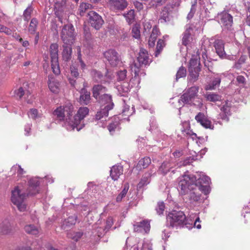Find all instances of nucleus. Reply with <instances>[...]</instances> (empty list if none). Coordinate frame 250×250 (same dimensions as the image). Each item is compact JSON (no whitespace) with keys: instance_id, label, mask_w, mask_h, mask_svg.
<instances>
[{"instance_id":"39448f33","label":"nucleus","mask_w":250,"mask_h":250,"mask_svg":"<svg viewBox=\"0 0 250 250\" xmlns=\"http://www.w3.org/2000/svg\"><path fill=\"white\" fill-rule=\"evenodd\" d=\"M74 28L72 24L64 25L62 30L61 37L63 44L72 45L75 40Z\"/></svg>"},{"instance_id":"4d7b16f0","label":"nucleus","mask_w":250,"mask_h":250,"mask_svg":"<svg viewBox=\"0 0 250 250\" xmlns=\"http://www.w3.org/2000/svg\"><path fill=\"white\" fill-rule=\"evenodd\" d=\"M33 11V8L31 6H28L24 11L23 18L25 21H28L30 17L31 14Z\"/></svg>"},{"instance_id":"2f4dec72","label":"nucleus","mask_w":250,"mask_h":250,"mask_svg":"<svg viewBox=\"0 0 250 250\" xmlns=\"http://www.w3.org/2000/svg\"><path fill=\"white\" fill-rule=\"evenodd\" d=\"M90 100V92L87 91L84 88L81 91L80 102L84 104H87Z\"/></svg>"},{"instance_id":"c756f323","label":"nucleus","mask_w":250,"mask_h":250,"mask_svg":"<svg viewBox=\"0 0 250 250\" xmlns=\"http://www.w3.org/2000/svg\"><path fill=\"white\" fill-rule=\"evenodd\" d=\"M142 64H138L137 62H134L130 65V68L132 72H134L135 76L134 78L130 79V81L132 83V81H136L138 83H139V78L137 77L139 76L140 72V67Z\"/></svg>"},{"instance_id":"338daca9","label":"nucleus","mask_w":250,"mask_h":250,"mask_svg":"<svg viewBox=\"0 0 250 250\" xmlns=\"http://www.w3.org/2000/svg\"><path fill=\"white\" fill-rule=\"evenodd\" d=\"M0 32H4L7 35H10L12 33V30L7 27L0 24Z\"/></svg>"},{"instance_id":"79ce46f5","label":"nucleus","mask_w":250,"mask_h":250,"mask_svg":"<svg viewBox=\"0 0 250 250\" xmlns=\"http://www.w3.org/2000/svg\"><path fill=\"white\" fill-rule=\"evenodd\" d=\"M92 7V5L88 3L83 2L81 3L79 7V13L81 16L83 15V14L85 13V12L88 10L91 9Z\"/></svg>"},{"instance_id":"ea45409f","label":"nucleus","mask_w":250,"mask_h":250,"mask_svg":"<svg viewBox=\"0 0 250 250\" xmlns=\"http://www.w3.org/2000/svg\"><path fill=\"white\" fill-rule=\"evenodd\" d=\"M83 233L82 232H73L70 231L67 234L68 238H71L74 241H78L83 236Z\"/></svg>"},{"instance_id":"aec40b11","label":"nucleus","mask_w":250,"mask_h":250,"mask_svg":"<svg viewBox=\"0 0 250 250\" xmlns=\"http://www.w3.org/2000/svg\"><path fill=\"white\" fill-rule=\"evenodd\" d=\"M134 229L135 231L147 233L150 229L149 223L147 221L137 223L134 225Z\"/></svg>"},{"instance_id":"c85d7f7f","label":"nucleus","mask_w":250,"mask_h":250,"mask_svg":"<svg viewBox=\"0 0 250 250\" xmlns=\"http://www.w3.org/2000/svg\"><path fill=\"white\" fill-rule=\"evenodd\" d=\"M155 172V171L151 170L150 172L145 173V175L143 176L139 183L138 184V188H141L144 186L147 185L150 181L149 177H150L151 175L154 174Z\"/></svg>"},{"instance_id":"473e14b6","label":"nucleus","mask_w":250,"mask_h":250,"mask_svg":"<svg viewBox=\"0 0 250 250\" xmlns=\"http://www.w3.org/2000/svg\"><path fill=\"white\" fill-rule=\"evenodd\" d=\"M77 220V217L75 215L69 216L67 219H65L62 223V228L65 229L67 227L75 225Z\"/></svg>"},{"instance_id":"0eeeda50","label":"nucleus","mask_w":250,"mask_h":250,"mask_svg":"<svg viewBox=\"0 0 250 250\" xmlns=\"http://www.w3.org/2000/svg\"><path fill=\"white\" fill-rule=\"evenodd\" d=\"M167 222L172 227H177L182 225L186 220V216L182 211L173 210L167 216Z\"/></svg>"},{"instance_id":"0e129e2a","label":"nucleus","mask_w":250,"mask_h":250,"mask_svg":"<svg viewBox=\"0 0 250 250\" xmlns=\"http://www.w3.org/2000/svg\"><path fill=\"white\" fill-rule=\"evenodd\" d=\"M112 74L107 71L106 74L104 76V83H110L113 79Z\"/></svg>"},{"instance_id":"e433bc0d","label":"nucleus","mask_w":250,"mask_h":250,"mask_svg":"<svg viewBox=\"0 0 250 250\" xmlns=\"http://www.w3.org/2000/svg\"><path fill=\"white\" fill-rule=\"evenodd\" d=\"M151 163V159L150 158L146 157L141 159L138 162L137 167L138 168H145L147 167Z\"/></svg>"},{"instance_id":"37998d69","label":"nucleus","mask_w":250,"mask_h":250,"mask_svg":"<svg viewBox=\"0 0 250 250\" xmlns=\"http://www.w3.org/2000/svg\"><path fill=\"white\" fill-rule=\"evenodd\" d=\"M165 44L164 41L162 39H159L157 42L156 51L154 53L155 57H158L161 53L163 47L165 46Z\"/></svg>"},{"instance_id":"774afa93","label":"nucleus","mask_w":250,"mask_h":250,"mask_svg":"<svg viewBox=\"0 0 250 250\" xmlns=\"http://www.w3.org/2000/svg\"><path fill=\"white\" fill-rule=\"evenodd\" d=\"M70 72L72 76L75 78H77L79 75V73L77 69L73 65L70 67Z\"/></svg>"},{"instance_id":"5fc2aeb1","label":"nucleus","mask_w":250,"mask_h":250,"mask_svg":"<svg viewBox=\"0 0 250 250\" xmlns=\"http://www.w3.org/2000/svg\"><path fill=\"white\" fill-rule=\"evenodd\" d=\"M28 115L29 118L34 120L40 117V115L38 113L37 109L35 108L31 109L28 113Z\"/></svg>"},{"instance_id":"72a5a7b5","label":"nucleus","mask_w":250,"mask_h":250,"mask_svg":"<svg viewBox=\"0 0 250 250\" xmlns=\"http://www.w3.org/2000/svg\"><path fill=\"white\" fill-rule=\"evenodd\" d=\"M174 164L169 162H164L159 167V171L162 174L167 173L173 167Z\"/></svg>"},{"instance_id":"864d4df0","label":"nucleus","mask_w":250,"mask_h":250,"mask_svg":"<svg viewBox=\"0 0 250 250\" xmlns=\"http://www.w3.org/2000/svg\"><path fill=\"white\" fill-rule=\"evenodd\" d=\"M94 228L95 229V234L97 235L98 237H101L102 235H103L105 233L107 232V231L106 230V229H105L104 227L98 226V224L96 225Z\"/></svg>"},{"instance_id":"a878e982","label":"nucleus","mask_w":250,"mask_h":250,"mask_svg":"<svg viewBox=\"0 0 250 250\" xmlns=\"http://www.w3.org/2000/svg\"><path fill=\"white\" fill-rule=\"evenodd\" d=\"M48 87L50 91L54 93H58L60 91L59 83L52 77H49Z\"/></svg>"},{"instance_id":"20e7f679","label":"nucleus","mask_w":250,"mask_h":250,"mask_svg":"<svg viewBox=\"0 0 250 250\" xmlns=\"http://www.w3.org/2000/svg\"><path fill=\"white\" fill-rule=\"evenodd\" d=\"M193 175L196 177V181L194 182L196 187L198 188L205 195L209 194L210 191L209 186L210 183L209 177L202 172L197 173L196 175Z\"/></svg>"},{"instance_id":"4468645a","label":"nucleus","mask_w":250,"mask_h":250,"mask_svg":"<svg viewBox=\"0 0 250 250\" xmlns=\"http://www.w3.org/2000/svg\"><path fill=\"white\" fill-rule=\"evenodd\" d=\"M214 46L215 47L216 53L221 58H226L229 60H233V57H227L226 54L224 50V43L222 40H216L214 42Z\"/></svg>"},{"instance_id":"5701e85b","label":"nucleus","mask_w":250,"mask_h":250,"mask_svg":"<svg viewBox=\"0 0 250 250\" xmlns=\"http://www.w3.org/2000/svg\"><path fill=\"white\" fill-rule=\"evenodd\" d=\"M137 61L139 64L142 65H147L150 62V59L148 56L147 52L144 49L140 51L139 56L137 58Z\"/></svg>"},{"instance_id":"412c9836","label":"nucleus","mask_w":250,"mask_h":250,"mask_svg":"<svg viewBox=\"0 0 250 250\" xmlns=\"http://www.w3.org/2000/svg\"><path fill=\"white\" fill-rule=\"evenodd\" d=\"M192 28L190 25H187L186 30L183 33L182 40V44L185 46L188 45L192 41V38L191 35V31Z\"/></svg>"},{"instance_id":"052dcab7","label":"nucleus","mask_w":250,"mask_h":250,"mask_svg":"<svg viewBox=\"0 0 250 250\" xmlns=\"http://www.w3.org/2000/svg\"><path fill=\"white\" fill-rule=\"evenodd\" d=\"M193 160V159L192 158H191V157H187L183 161L180 162L178 164V165H179V167H181L182 166H185L192 163Z\"/></svg>"},{"instance_id":"e2e57ef3","label":"nucleus","mask_w":250,"mask_h":250,"mask_svg":"<svg viewBox=\"0 0 250 250\" xmlns=\"http://www.w3.org/2000/svg\"><path fill=\"white\" fill-rule=\"evenodd\" d=\"M165 209V204L164 202H159L158 207L156 208V211L158 214L161 215L163 214Z\"/></svg>"},{"instance_id":"f704fd0d","label":"nucleus","mask_w":250,"mask_h":250,"mask_svg":"<svg viewBox=\"0 0 250 250\" xmlns=\"http://www.w3.org/2000/svg\"><path fill=\"white\" fill-rule=\"evenodd\" d=\"M119 125V118L115 116L113 121L108 126V129L111 134H113L115 131L118 128Z\"/></svg>"},{"instance_id":"6ab92c4d","label":"nucleus","mask_w":250,"mask_h":250,"mask_svg":"<svg viewBox=\"0 0 250 250\" xmlns=\"http://www.w3.org/2000/svg\"><path fill=\"white\" fill-rule=\"evenodd\" d=\"M222 104V106L220 108L221 112L218 115V119H221L222 120L227 122L229 120L228 116L230 115V106L229 105L228 101L225 102Z\"/></svg>"},{"instance_id":"f8f14e48","label":"nucleus","mask_w":250,"mask_h":250,"mask_svg":"<svg viewBox=\"0 0 250 250\" xmlns=\"http://www.w3.org/2000/svg\"><path fill=\"white\" fill-rule=\"evenodd\" d=\"M218 21L224 29H229L233 23L232 16L226 12L221 13L218 16Z\"/></svg>"},{"instance_id":"bb28decb","label":"nucleus","mask_w":250,"mask_h":250,"mask_svg":"<svg viewBox=\"0 0 250 250\" xmlns=\"http://www.w3.org/2000/svg\"><path fill=\"white\" fill-rule=\"evenodd\" d=\"M71 46L64 44L62 46L63 49L62 52V57L63 60L65 62H68L71 59L72 52Z\"/></svg>"},{"instance_id":"2eb2a0df","label":"nucleus","mask_w":250,"mask_h":250,"mask_svg":"<svg viewBox=\"0 0 250 250\" xmlns=\"http://www.w3.org/2000/svg\"><path fill=\"white\" fill-rule=\"evenodd\" d=\"M134 81L131 82L130 80L129 82L125 81L120 84H116V88L119 92V94L121 96H125L129 91H130L131 88L133 87L134 84Z\"/></svg>"},{"instance_id":"bf43d9fd","label":"nucleus","mask_w":250,"mask_h":250,"mask_svg":"<svg viewBox=\"0 0 250 250\" xmlns=\"http://www.w3.org/2000/svg\"><path fill=\"white\" fill-rule=\"evenodd\" d=\"M12 171H17V174L18 176H21L23 174L25 173V171L23 168L19 165H15L12 167Z\"/></svg>"},{"instance_id":"9b49d317","label":"nucleus","mask_w":250,"mask_h":250,"mask_svg":"<svg viewBox=\"0 0 250 250\" xmlns=\"http://www.w3.org/2000/svg\"><path fill=\"white\" fill-rule=\"evenodd\" d=\"M97 100L102 104V107H104V110L103 111L104 115H107V111L113 109L114 107L111 96L107 94H103Z\"/></svg>"},{"instance_id":"de8ad7c7","label":"nucleus","mask_w":250,"mask_h":250,"mask_svg":"<svg viewBox=\"0 0 250 250\" xmlns=\"http://www.w3.org/2000/svg\"><path fill=\"white\" fill-rule=\"evenodd\" d=\"M124 15L128 23L130 24L133 22L135 19L134 11L133 10H129L127 13L125 14Z\"/></svg>"},{"instance_id":"7ed1b4c3","label":"nucleus","mask_w":250,"mask_h":250,"mask_svg":"<svg viewBox=\"0 0 250 250\" xmlns=\"http://www.w3.org/2000/svg\"><path fill=\"white\" fill-rule=\"evenodd\" d=\"M28 184H29V182ZM28 193H25L19 187H16L12 191L11 201L14 205L17 206L20 211H24L26 210V206L24 203V201L27 195H32L30 193L32 189H30L29 187H28Z\"/></svg>"},{"instance_id":"69168bd1","label":"nucleus","mask_w":250,"mask_h":250,"mask_svg":"<svg viewBox=\"0 0 250 250\" xmlns=\"http://www.w3.org/2000/svg\"><path fill=\"white\" fill-rule=\"evenodd\" d=\"M113 224V220L111 217H109L106 222V225L104 228L107 231L109 229L112 227Z\"/></svg>"},{"instance_id":"f03ea898","label":"nucleus","mask_w":250,"mask_h":250,"mask_svg":"<svg viewBox=\"0 0 250 250\" xmlns=\"http://www.w3.org/2000/svg\"><path fill=\"white\" fill-rule=\"evenodd\" d=\"M196 177L192 174L184 175L180 178L178 188L180 194L186 196L185 199L193 205L201 203L202 200L200 190L194 185Z\"/></svg>"},{"instance_id":"cd10ccee","label":"nucleus","mask_w":250,"mask_h":250,"mask_svg":"<svg viewBox=\"0 0 250 250\" xmlns=\"http://www.w3.org/2000/svg\"><path fill=\"white\" fill-rule=\"evenodd\" d=\"M200 70V68H196L195 69H191V68H190L189 70H188V83H192L198 80Z\"/></svg>"},{"instance_id":"a211bd4d","label":"nucleus","mask_w":250,"mask_h":250,"mask_svg":"<svg viewBox=\"0 0 250 250\" xmlns=\"http://www.w3.org/2000/svg\"><path fill=\"white\" fill-rule=\"evenodd\" d=\"M109 4L113 10H123L127 6L126 0H110Z\"/></svg>"},{"instance_id":"7c9ffc66","label":"nucleus","mask_w":250,"mask_h":250,"mask_svg":"<svg viewBox=\"0 0 250 250\" xmlns=\"http://www.w3.org/2000/svg\"><path fill=\"white\" fill-rule=\"evenodd\" d=\"M190 68H191V69L200 68L199 57L198 55H193L191 58L189 62L188 70H189Z\"/></svg>"},{"instance_id":"b1692460","label":"nucleus","mask_w":250,"mask_h":250,"mask_svg":"<svg viewBox=\"0 0 250 250\" xmlns=\"http://www.w3.org/2000/svg\"><path fill=\"white\" fill-rule=\"evenodd\" d=\"M123 173V167L121 166H114L110 170V176L113 180L115 181L118 179Z\"/></svg>"},{"instance_id":"4c0bfd02","label":"nucleus","mask_w":250,"mask_h":250,"mask_svg":"<svg viewBox=\"0 0 250 250\" xmlns=\"http://www.w3.org/2000/svg\"><path fill=\"white\" fill-rule=\"evenodd\" d=\"M207 100L210 102H215L221 100V96L217 94L209 92L206 94Z\"/></svg>"},{"instance_id":"f3484780","label":"nucleus","mask_w":250,"mask_h":250,"mask_svg":"<svg viewBox=\"0 0 250 250\" xmlns=\"http://www.w3.org/2000/svg\"><path fill=\"white\" fill-rule=\"evenodd\" d=\"M195 120L197 122L200 123L202 126L206 128H209L212 129L213 128V125L211 124V122L207 119L205 115L201 112H199L196 116Z\"/></svg>"},{"instance_id":"c9c22d12","label":"nucleus","mask_w":250,"mask_h":250,"mask_svg":"<svg viewBox=\"0 0 250 250\" xmlns=\"http://www.w3.org/2000/svg\"><path fill=\"white\" fill-rule=\"evenodd\" d=\"M134 112V107L133 106L130 108V105H128L127 104L124 102V104L123 105V108L122 112V115L129 117L132 115Z\"/></svg>"},{"instance_id":"9d476101","label":"nucleus","mask_w":250,"mask_h":250,"mask_svg":"<svg viewBox=\"0 0 250 250\" xmlns=\"http://www.w3.org/2000/svg\"><path fill=\"white\" fill-rule=\"evenodd\" d=\"M106 63L111 67L117 66L121 63V58L118 53L114 49H109L104 53Z\"/></svg>"},{"instance_id":"393cba45","label":"nucleus","mask_w":250,"mask_h":250,"mask_svg":"<svg viewBox=\"0 0 250 250\" xmlns=\"http://www.w3.org/2000/svg\"><path fill=\"white\" fill-rule=\"evenodd\" d=\"M106 88L101 84L95 85L93 87V96L97 100L100 99L101 95L105 94Z\"/></svg>"},{"instance_id":"c03bdc74","label":"nucleus","mask_w":250,"mask_h":250,"mask_svg":"<svg viewBox=\"0 0 250 250\" xmlns=\"http://www.w3.org/2000/svg\"><path fill=\"white\" fill-rule=\"evenodd\" d=\"M129 185L128 184H125L124 188L120 193L118 195L116 198V201L120 202L122 200V199L125 197L128 190Z\"/></svg>"},{"instance_id":"1a4fd4ad","label":"nucleus","mask_w":250,"mask_h":250,"mask_svg":"<svg viewBox=\"0 0 250 250\" xmlns=\"http://www.w3.org/2000/svg\"><path fill=\"white\" fill-rule=\"evenodd\" d=\"M59 46L57 43H52L49 48V53L51 57V67L53 73L58 75L60 73L59 64L58 62V49Z\"/></svg>"},{"instance_id":"6e6552de","label":"nucleus","mask_w":250,"mask_h":250,"mask_svg":"<svg viewBox=\"0 0 250 250\" xmlns=\"http://www.w3.org/2000/svg\"><path fill=\"white\" fill-rule=\"evenodd\" d=\"M54 182V179L50 176H47L43 178H39V177L32 178L29 180V188L32 189L30 191L31 194H36L39 192V186L40 184L45 185L47 183H52Z\"/></svg>"},{"instance_id":"6e6d98bb","label":"nucleus","mask_w":250,"mask_h":250,"mask_svg":"<svg viewBox=\"0 0 250 250\" xmlns=\"http://www.w3.org/2000/svg\"><path fill=\"white\" fill-rule=\"evenodd\" d=\"M132 36L135 39H139L140 37V26L138 25H135L132 29Z\"/></svg>"},{"instance_id":"4be33fe9","label":"nucleus","mask_w":250,"mask_h":250,"mask_svg":"<svg viewBox=\"0 0 250 250\" xmlns=\"http://www.w3.org/2000/svg\"><path fill=\"white\" fill-rule=\"evenodd\" d=\"M160 35V32L156 25H154L148 41V45L150 47H153L155 44L157 38Z\"/></svg>"},{"instance_id":"8fccbe9b","label":"nucleus","mask_w":250,"mask_h":250,"mask_svg":"<svg viewBox=\"0 0 250 250\" xmlns=\"http://www.w3.org/2000/svg\"><path fill=\"white\" fill-rule=\"evenodd\" d=\"M127 71L125 69L120 70L117 72V79L118 82L124 81L126 78Z\"/></svg>"},{"instance_id":"f257e3e1","label":"nucleus","mask_w":250,"mask_h":250,"mask_svg":"<svg viewBox=\"0 0 250 250\" xmlns=\"http://www.w3.org/2000/svg\"><path fill=\"white\" fill-rule=\"evenodd\" d=\"M88 113L89 109L87 107H80L75 113L74 107L69 102L58 107L53 112L56 119L63 122V126L69 131L75 128L77 131L82 129L84 126L83 120Z\"/></svg>"},{"instance_id":"09e8293b","label":"nucleus","mask_w":250,"mask_h":250,"mask_svg":"<svg viewBox=\"0 0 250 250\" xmlns=\"http://www.w3.org/2000/svg\"><path fill=\"white\" fill-rule=\"evenodd\" d=\"M221 82V77L218 75L216 77L212 83V85H208L207 86L206 89L208 90H211L214 89L217 86L220 84Z\"/></svg>"},{"instance_id":"423d86ee","label":"nucleus","mask_w":250,"mask_h":250,"mask_svg":"<svg viewBox=\"0 0 250 250\" xmlns=\"http://www.w3.org/2000/svg\"><path fill=\"white\" fill-rule=\"evenodd\" d=\"M198 92V87L192 86L189 88L177 101V104L178 105H175V107L180 109L184 104H190L192 99H193L197 94Z\"/></svg>"},{"instance_id":"a18cd8bd","label":"nucleus","mask_w":250,"mask_h":250,"mask_svg":"<svg viewBox=\"0 0 250 250\" xmlns=\"http://www.w3.org/2000/svg\"><path fill=\"white\" fill-rule=\"evenodd\" d=\"M38 24V21L36 19L33 18L31 20L28 28V31L30 34H34L35 33Z\"/></svg>"},{"instance_id":"49530a36","label":"nucleus","mask_w":250,"mask_h":250,"mask_svg":"<svg viewBox=\"0 0 250 250\" xmlns=\"http://www.w3.org/2000/svg\"><path fill=\"white\" fill-rule=\"evenodd\" d=\"M104 110V107H102L101 110L97 112L96 115V119L97 120L100 121L101 122L106 120V119L108 116V111H107V115L104 116L103 112Z\"/></svg>"},{"instance_id":"ddd939ff","label":"nucleus","mask_w":250,"mask_h":250,"mask_svg":"<svg viewBox=\"0 0 250 250\" xmlns=\"http://www.w3.org/2000/svg\"><path fill=\"white\" fill-rule=\"evenodd\" d=\"M88 16L91 25L96 30L99 29L104 23V21L101 16L93 11L89 12Z\"/></svg>"},{"instance_id":"603ef678","label":"nucleus","mask_w":250,"mask_h":250,"mask_svg":"<svg viewBox=\"0 0 250 250\" xmlns=\"http://www.w3.org/2000/svg\"><path fill=\"white\" fill-rule=\"evenodd\" d=\"M183 125L186 127V128L182 129V132L184 135H187L189 136H195L196 134L193 133L190 129L189 124L188 123H184Z\"/></svg>"},{"instance_id":"a19ab883","label":"nucleus","mask_w":250,"mask_h":250,"mask_svg":"<svg viewBox=\"0 0 250 250\" xmlns=\"http://www.w3.org/2000/svg\"><path fill=\"white\" fill-rule=\"evenodd\" d=\"M91 75L95 81L98 82H104V76L101 72L94 70L92 71Z\"/></svg>"},{"instance_id":"dca6fc26","label":"nucleus","mask_w":250,"mask_h":250,"mask_svg":"<svg viewBox=\"0 0 250 250\" xmlns=\"http://www.w3.org/2000/svg\"><path fill=\"white\" fill-rule=\"evenodd\" d=\"M14 231L13 224L8 220H5L0 224V234L9 235L12 234Z\"/></svg>"},{"instance_id":"13d9d810","label":"nucleus","mask_w":250,"mask_h":250,"mask_svg":"<svg viewBox=\"0 0 250 250\" xmlns=\"http://www.w3.org/2000/svg\"><path fill=\"white\" fill-rule=\"evenodd\" d=\"M161 18L160 19L161 22H166L169 20V14L167 9H164L161 12Z\"/></svg>"},{"instance_id":"3c124183","label":"nucleus","mask_w":250,"mask_h":250,"mask_svg":"<svg viewBox=\"0 0 250 250\" xmlns=\"http://www.w3.org/2000/svg\"><path fill=\"white\" fill-rule=\"evenodd\" d=\"M187 75V70L183 66H181L178 69L176 75V80L177 81L179 79L185 77Z\"/></svg>"},{"instance_id":"680f3d73","label":"nucleus","mask_w":250,"mask_h":250,"mask_svg":"<svg viewBox=\"0 0 250 250\" xmlns=\"http://www.w3.org/2000/svg\"><path fill=\"white\" fill-rule=\"evenodd\" d=\"M153 22V21L150 20L145 22L144 28L145 32L149 31L152 26Z\"/></svg>"},{"instance_id":"58836bf2","label":"nucleus","mask_w":250,"mask_h":250,"mask_svg":"<svg viewBox=\"0 0 250 250\" xmlns=\"http://www.w3.org/2000/svg\"><path fill=\"white\" fill-rule=\"evenodd\" d=\"M24 230L27 233L35 235H37L39 232L38 228L33 225L25 226Z\"/></svg>"}]
</instances>
